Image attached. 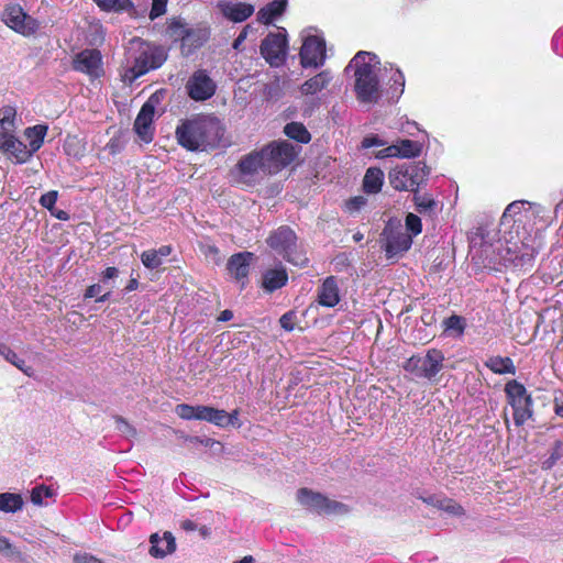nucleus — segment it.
<instances>
[{
    "label": "nucleus",
    "mask_w": 563,
    "mask_h": 563,
    "mask_svg": "<svg viewBox=\"0 0 563 563\" xmlns=\"http://www.w3.org/2000/svg\"><path fill=\"white\" fill-rule=\"evenodd\" d=\"M347 68L354 70L356 99L363 104L377 103L383 97V88L379 82L382 68L378 57L369 52H358Z\"/></svg>",
    "instance_id": "f257e3e1"
},
{
    "label": "nucleus",
    "mask_w": 563,
    "mask_h": 563,
    "mask_svg": "<svg viewBox=\"0 0 563 563\" xmlns=\"http://www.w3.org/2000/svg\"><path fill=\"white\" fill-rule=\"evenodd\" d=\"M222 136L220 122L210 117L184 122L176 129L178 143L190 151H205L216 146Z\"/></svg>",
    "instance_id": "f03ea898"
},
{
    "label": "nucleus",
    "mask_w": 563,
    "mask_h": 563,
    "mask_svg": "<svg viewBox=\"0 0 563 563\" xmlns=\"http://www.w3.org/2000/svg\"><path fill=\"white\" fill-rule=\"evenodd\" d=\"M481 253L483 255V265L489 268L497 269V265H512L517 268L527 269L531 266L536 247L521 243H507L504 245L498 241L495 245L484 244Z\"/></svg>",
    "instance_id": "7ed1b4c3"
},
{
    "label": "nucleus",
    "mask_w": 563,
    "mask_h": 563,
    "mask_svg": "<svg viewBox=\"0 0 563 563\" xmlns=\"http://www.w3.org/2000/svg\"><path fill=\"white\" fill-rule=\"evenodd\" d=\"M166 59L164 49L140 38L130 42L126 53V64L123 80L132 82L150 69L158 68Z\"/></svg>",
    "instance_id": "20e7f679"
},
{
    "label": "nucleus",
    "mask_w": 563,
    "mask_h": 563,
    "mask_svg": "<svg viewBox=\"0 0 563 563\" xmlns=\"http://www.w3.org/2000/svg\"><path fill=\"white\" fill-rule=\"evenodd\" d=\"M444 355L441 351L431 349L426 355H412L404 363V369L418 378L433 382L442 371Z\"/></svg>",
    "instance_id": "39448f33"
},
{
    "label": "nucleus",
    "mask_w": 563,
    "mask_h": 563,
    "mask_svg": "<svg viewBox=\"0 0 563 563\" xmlns=\"http://www.w3.org/2000/svg\"><path fill=\"white\" fill-rule=\"evenodd\" d=\"M268 174H277L297 156L298 150L287 141L272 142L260 150Z\"/></svg>",
    "instance_id": "423d86ee"
},
{
    "label": "nucleus",
    "mask_w": 563,
    "mask_h": 563,
    "mask_svg": "<svg viewBox=\"0 0 563 563\" xmlns=\"http://www.w3.org/2000/svg\"><path fill=\"white\" fill-rule=\"evenodd\" d=\"M296 498L300 506L319 515H342L349 511L344 504L306 487L298 489Z\"/></svg>",
    "instance_id": "0eeeda50"
},
{
    "label": "nucleus",
    "mask_w": 563,
    "mask_h": 563,
    "mask_svg": "<svg viewBox=\"0 0 563 563\" xmlns=\"http://www.w3.org/2000/svg\"><path fill=\"white\" fill-rule=\"evenodd\" d=\"M505 393L508 404L514 409V421L517 426H522L532 417V399L527 393L525 386L517 380H510L506 384Z\"/></svg>",
    "instance_id": "6e6552de"
},
{
    "label": "nucleus",
    "mask_w": 563,
    "mask_h": 563,
    "mask_svg": "<svg viewBox=\"0 0 563 563\" xmlns=\"http://www.w3.org/2000/svg\"><path fill=\"white\" fill-rule=\"evenodd\" d=\"M268 245L278 254H282L288 262L294 265L302 266L306 264L307 258L297 253L296 235L288 227H280L274 231L267 239Z\"/></svg>",
    "instance_id": "1a4fd4ad"
},
{
    "label": "nucleus",
    "mask_w": 563,
    "mask_h": 563,
    "mask_svg": "<svg viewBox=\"0 0 563 563\" xmlns=\"http://www.w3.org/2000/svg\"><path fill=\"white\" fill-rule=\"evenodd\" d=\"M325 62V42L316 33H302L300 64L302 67H320Z\"/></svg>",
    "instance_id": "9d476101"
},
{
    "label": "nucleus",
    "mask_w": 563,
    "mask_h": 563,
    "mask_svg": "<svg viewBox=\"0 0 563 563\" xmlns=\"http://www.w3.org/2000/svg\"><path fill=\"white\" fill-rule=\"evenodd\" d=\"M390 186L399 191H415L423 180V167L401 165L393 168L388 175Z\"/></svg>",
    "instance_id": "9b49d317"
},
{
    "label": "nucleus",
    "mask_w": 563,
    "mask_h": 563,
    "mask_svg": "<svg viewBox=\"0 0 563 563\" xmlns=\"http://www.w3.org/2000/svg\"><path fill=\"white\" fill-rule=\"evenodd\" d=\"M240 181L251 185L263 178L268 172L261 151H253L242 157L238 164Z\"/></svg>",
    "instance_id": "f8f14e48"
},
{
    "label": "nucleus",
    "mask_w": 563,
    "mask_h": 563,
    "mask_svg": "<svg viewBox=\"0 0 563 563\" xmlns=\"http://www.w3.org/2000/svg\"><path fill=\"white\" fill-rule=\"evenodd\" d=\"M2 21L13 31L22 35H32L38 29L35 19L26 14L18 4L8 5L2 13Z\"/></svg>",
    "instance_id": "ddd939ff"
},
{
    "label": "nucleus",
    "mask_w": 563,
    "mask_h": 563,
    "mask_svg": "<svg viewBox=\"0 0 563 563\" xmlns=\"http://www.w3.org/2000/svg\"><path fill=\"white\" fill-rule=\"evenodd\" d=\"M261 54L271 66H280L287 55V42L283 34L267 35L261 45Z\"/></svg>",
    "instance_id": "4468645a"
},
{
    "label": "nucleus",
    "mask_w": 563,
    "mask_h": 563,
    "mask_svg": "<svg viewBox=\"0 0 563 563\" xmlns=\"http://www.w3.org/2000/svg\"><path fill=\"white\" fill-rule=\"evenodd\" d=\"M186 88L191 99L203 101L214 95L217 86L206 70H197L189 78Z\"/></svg>",
    "instance_id": "2eb2a0df"
},
{
    "label": "nucleus",
    "mask_w": 563,
    "mask_h": 563,
    "mask_svg": "<svg viewBox=\"0 0 563 563\" xmlns=\"http://www.w3.org/2000/svg\"><path fill=\"white\" fill-rule=\"evenodd\" d=\"M73 67L90 78H99L103 75L101 53L97 49H84L75 56Z\"/></svg>",
    "instance_id": "dca6fc26"
},
{
    "label": "nucleus",
    "mask_w": 563,
    "mask_h": 563,
    "mask_svg": "<svg viewBox=\"0 0 563 563\" xmlns=\"http://www.w3.org/2000/svg\"><path fill=\"white\" fill-rule=\"evenodd\" d=\"M383 235L385 238L384 250L388 258L396 257L407 252L412 244V236L404 232L401 229L387 227Z\"/></svg>",
    "instance_id": "f3484780"
},
{
    "label": "nucleus",
    "mask_w": 563,
    "mask_h": 563,
    "mask_svg": "<svg viewBox=\"0 0 563 563\" xmlns=\"http://www.w3.org/2000/svg\"><path fill=\"white\" fill-rule=\"evenodd\" d=\"M154 115L155 106L153 102V98H150L148 101H146L141 108L134 122L135 133L145 143H150L153 140L154 129L152 123Z\"/></svg>",
    "instance_id": "a211bd4d"
},
{
    "label": "nucleus",
    "mask_w": 563,
    "mask_h": 563,
    "mask_svg": "<svg viewBox=\"0 0 563 563\" xmlns=\"http://www.w3.org/2000/svg\"><path fill=\"white\" fill-rule=\"evenodd\" d=\"M217 10L229 21L240 23L254 13V7L245 2L222 0L217 3Z\"/></svg>",
    "instance_id": "6ab92c4d"
},
{
    "label": "nucleus",
    "mask_w": 563,
    "mask_h": 563,
    "mask_svg": "<svg viewBox=\"0 0 563 563\" xmlns=\"http://www.w3.org/2000/svg\"><path fill=\"white\" fill-rule=\"evenodd\" d=\"M333 76L330 70H322L311 78L307 79L299 87V92L303 97H312L325 89L332 81Z\"/></svg>",
    "instance_id": "aec40b11"
},
{
    "label": "nucleus",
    "mask_w": 563,
    "mask_h": 563,
    "mask_svg": "<svg viewBox=\"0 0 563 563\" xmlns=\"http://www.w3.org/2000/svg\"><path fill=\"white\" fill-rule=\"evenodd\" d=\"M151 549L150 554L154 558H164L176 550V542L174 536L166 531L163 537L154 533L150 538Z\"/></svg>",
    "instance_id": "412c9836"
},
{
    "label": "nucleus",
    "mask_w": 563,
    "mask_h": 563,
    "mask_svg": "<svg viewBox=\"0 0 563 563\" xmlns=\"http://www.w3.org/2000/svg\"><path fill=\"white\" fill-rule=\"evenodd\" d=\"M16 129V110L12 106L0 109V143L14 137Z\"/></svg>",
    "instance_id": "4be33fe9"
},
{
    "label": "nucleus",
    "mask_w": 563,
    "mask_h": 563,
    "mask_svg": "<svg viewBox=\"0 0 563 563\" xmlns=\"http://www.w3.org/2000/svg\"><path fill=\"white\" fill-rule=\"evenodd\" d=\"M0 151L8 154L18 164L27 162L31 154L26 148V144L16 139L15 136L0 143Z\"/></svg>",
    "instance_id": "5701e85b"
},
{
    "label": "nucleus",
    "mask_w": 563,
    "mask_h": 563,
    "mask_svg": "<svg viewBox=\"0 0 563 563\" xmlns=\"http://www.w3.org/2000/svg\"><path fill=\"white\" fill-rule=\"evenodd\" d=\"M209 35L210 31L206 25L190 26L181 47L183 51L186 54L191 53L200 47L209 38Z\"/></svg>",
    "instance_id": "b1692460"
},
{
    "label": "nucleus",
    "mask_w": 563,
    "mask_h": 563,
    "mask_svg": "<svg viewBox=\"0 0 563 563\" xmlns=\"http://www.w3.org/2000/svg\"><path fill=\"white\" fill-rule=\"evenodd\" d=\"M206 421L213 423L220 428H227L229 426H232L235 428L241 427V422L239 421V411L238 410H233L231 413H228L225 410L209 407Z\"/></svg>",
    "instance_id": "393cba45"
},
{
    "label": "nucleus",
    "mask_w": 563,
    "mask_h": 563,
    "mask_svg": "<svg viewBox=\"0 0 563 563\" xmlns=\"http://www.w3.org/2000/svg\"><path fill=\"white\" fill-rule=\"evenodd\" d=\"M318 301L323 307H334L340 301L339 287L334 277H328L318 291Z\"/></svg>",
    "instance_id": "a878e982"
},
{
    "label": "nucleus",
    "mask_w": 563,
    "mask_h": 563,
    "mask_svg": "<svg viewBox=\"0 0 563 563\" xmlns=\"http://www.w3.org/2000/svg\"><path fill=\"white\" fill-rule=\"evenodd\" d=\"M287 280L288 275L286 269L283 266H277L265 271L263 274L262 286L265 290L272 292L285 286Z\"/></svg>",
    "instance_id": "bb28decb"
},
{
    "label": "nucleus",
    "mask_w": 563,
    "mask_h": 563,
    "mask_svg": "<svg viewBox=\"0 0 563 563\" xmlns=\"http://www.w3.org/2000/svg\"><path fill=\"white\" fill-rule=\"evenodd\" d=\"M251 253H239L233 255L228 263V269L236 279H243L249 274Z\"/></svg>",
    "instance_id": "cd10ccee"
},
{
    "label": "nucleus",
    "mask_w": 563,
    "mask_h": 563,
    "mask_svg": "<svg viewBox=\"0 0 563 563\" xmlns=\"http://www.w3.org/2000/svg\"><path fill=\"white\" fill-rule=\"evenodd\" d=\"M46 133L47 126L43 124H37L25 129L24 137L27 141L26 148L29 150L31 156L41 148Z\"/></svg>",
    "instance_id": "c85d7f7f"
},
{
    "label": "nucleus",
    "mask_w": 563,
    "mask_h": 563,
    "mask_svg": "<svg viewBox=\"0 0 563 563\" xmlns=\"http://www.w3.org/2000/svg\"><path fill=\"white\" fill-rule=\"evenodd\" d=\"M172 253V247L168 245H163L157 250H147L141 254L142 264L148 269L158 268L164 258L169 256Z\"/></svg>",
    "instance_id": "c756f323"
},
{
    "label": "nucleus",
    "mask_w": 563,
    "mask_h": 563,
    "mask_svg": "<svg viewBox=\"0 0 563 563\" xmlns=\"http://www.w3.org/2000/svg\"><path fill=\"white\" fill-rule=\"evenodd\" d=\"M287 2L286 0H274L264 8H262L257 13V19L260 22L264 24L272 23L275 19L280 16L286 10Z\"/></svg>",
    "instance_id": "7c9ffc66"
},
{
    "label": "nucleus",
    "mask_w": 563,
    "mask_h": 563,
    "mask_svg": "<svg viewBox=\"0 0 563 563\" xmlns=\"http://www.w3.org/2000/svg\"><path fill=\"white\" fill-rule=\"evenodd\" d=\"M101 10L108 12H128L135 16L136 12L131 0H92Z\"/></svg>",
    "instance_id": "2f4dec72"
},
{
    "label": "nucleus",
    "mask_w": 563,
    "mask_h": 563,
    "mask_svg": "<svg viewBox=\"0 0 563 563\" xmlns=\"http://www.w3.org/2000/svg\"><path fill=\"white\" fill-rule=\"evenodd\" d=\"M383 184L384 173L379 168H368L363 179V188L365 192L377 194L380 191Z\"/></svg>",
    "instance_id": "473e14b6"
},
{
    "label": "nucleus",
    "mask_w": 563,
    "mask_h": 563,
    "mask_svg": "<svg viewBox=\"0 0 563 563\" xmlns=\"http://www.w3.org/2000/svg\"><path fill=\"white\" fill-rule=\"evenodd\" d=\"M24 501L20 494L2 493L0 494V511L14 514L23 508Z\"/></svg>",
    "instance_id": "72a5a7b5"
},
{
    "label": "nucleus",
    "mask_w": 563,
    "mask_h": 563,
    "mask_svg": "<svg viewBox=\"0 0 563 563\" xmlns=\"http://www.w3.org/2000/svg\"><path fill=\"white\" fill-rule=\"evenodd\" d=\"M486 366L496 374H515L516 367L509 357L494 356L488 358Z\"/></svg>",
    "instance_id": "f704fd0d"
},
{
    "label": "nucleus",
    "mask_w": 563,
    "mask_h": 563,
    "mask_svg": "<svg viewBox=\"0 0 563 563\" xmlns=\"http://www.w3.org/2000/svg\"><path fill=\"white\" fill-rule=\"evenodd\" d=\"M399 158H413L420 155L421 145L411 140H401L395 143Z\"/></svg>",
    "instance_id": "c9c22d12"
},
{
    "label": "nucleus",
    "mask_w": 563,
    "mask_h": 563,
    "mask_svg": "<svg viewBox=\"0 0 563 563\" xmlns=\"http://www.w3.org/2000/svg\"><path fill=\"white\" fill-rule=\"evenodd\" d=\"M190 26L181 18H172L168 21V32L176 41H181V45L186 38L187 32Z\"/></svg>",
    "instance_id": "e433bc0d"
},
{
    "label": "nucleus",
    "mask_w": 563,
    "mask_h": 563,
    "mask_svg": "<svg viewBox=\"0 0 563 563\" xmlns=\"http://www.w3.org/2000/svg\"><path fill=\"white\" fill-rule=\"evenodd\" d=\"M285 134L300 143H308L310 141V133L303 124L298 122L288 123L284 129Z\"/></svg>",
    "instance_id": "4c0bfd02"
},
{
    "label": "nucleus",
    "mask_w": 563,
    "mask_h": 563,
    "mask_svg": "<svg viewBox=\"0 0 563 563\" xmlns=\"http://www.w3.org/2000/svg\"><path fill=\"white\" fill-rule=\"evenodd\" d=\"M0 354L11 364L16 366L26 375H32V367L25 366V362L20 358L14 351H12L9 346L1 344L0 345Z\"/></svg>",
    "instance_id": "58836bf2"
},
{
    "label": "nucleus",
    "mask_w": 563,
    "mask_h": 563,
    "mask_svg": "<svg viewBox=\"0 0 563 563\" xmlns=\"http://www.w3.org/2000/svg\"><path fill=\"white\" fill-rule=\"evenodd\" d=\"M54 496V490L47 486L41 485L36 486L31 492V501L36 506L46 505L45 499L52 498Z\"/></svg>",
    "instance_id": "ea45409f"
},
{
    "label": "nucleus",
    "mask_w": 563,
    "mask_h": 563,
    "mask_svg": "<svg viewBox=\"0 0 563 563\" xmlns=\"http://www.w3.org/2000/svg\"><path fill=\"white\" fill-rule=\"evenodd\" d=\"M417 211L420 213H429L435 207V201L427 195H415L413 197Z\"/></svg>",
    "instance_id": "a19ab883"
},
{
    "label": "nucleus",
    "mask_w": 563,
    "mask_h": 563,
    "mask_svg": "<svg viewBox=\"0 0 563 563\" xmlns=\"http://www.w3.org/2000/svg\"><path fill=\"white\" fill-rule=\"evenodd\" d=\"M113 286L110 285L109 286V289L103 294V295H100L102 289H103V286L100 285V284H93L91 286H89L85 292V298H93V297H97L96 301L97 302H102V301H106L110 295H111V288Z\"/></svg>",
    "instance_id": "79ce46f5"
},
{
    "label": "nucleus",
    "mask_w": 563,
    "mask_h": 563,
    "mask_svg": "<svg viewBox=\"0 0 563 563\" xmlns=\"http://www.w3.org/2000/svg\"><path fill=\"white\" fill-rule=\"evenodd\" d=\"M434 505L441 510L454 516H460L463 514L462 507L451 499L437 500Z\"/></svg>",
    "instance_id": "37998d69"
},
{
    "label": "nucleus",
    "mask_w": 563,
    "mask_h": 563,
    "mask_svg": "<svg viewBox=\"0 0 563 563\" xmlns=\"http://www.w3.org/2000/svg\"><path fill=\"white\" fill-rule=\"evenodd\" d=\"M115 429L126 438H134L136 430L122 417L114 418Z\"/></svg>",
    "instance_id": "c03bdc74"
},
{
    "label": "nucleus",
    "mask_w": 563,
    "mask_h": 563,
    "mask_svg": "<svg viewBox=\"0 0 563 563\" xmlns=\"http://www.w3.org/2000/svg\"><path fill=\"white\" fill-rule=\"evenodd\" d=\"M406 228L415 236L420 234L422 231L421 219L413 213H408L406 217Z\"/></svg>",
    "instance_id": "a18cd8bd"
},
{
    "label": "nucleus",
    "mask_w": 563,
    "mask_h": 563,
    "mask_svg": "<svg viewBox=\"0 0 563 563\" xmlns=\"http://www.w3.org/2000/svg\"><path fill=\"white\" fill-rule=\"evenodd\" d=\"M446 330L455 331L461 335L465 329V320L460 316H452L445 320Z\"/></svg>",
    "instance_id": "49530a36"
},
{
    "label": "nucleus",
    "mask_w": 563,
    "mask_h": 563,
    "mask_svg": "<svg viewBox=\"0 0 563 563\" xmlns=\"http://www.w3.org/2000/svg\"><path fill=\"white\" fill-rule=\"evenodd\" d=\"M296 322L297 313L294 310L284 313L279 319L280 327L286 331H292L295 329Z\"/></svg>",
    "instance_id": "de8ad7c7"
},
{
    "label": "nucleus",
    "mask_w": 563,
    "mask_h": 563,
    "mask_svg": "<svg viewBox=\"0 0 563 563\" xmlns=\"http://www.w3.org/2000/svg\"><path fill=\"white\" fill-rule=\"evenodd\" d=\"M168 0H153L150 19L153 21L166 13Z\"/></svg>",
    "instance_id": "09e8293b"
},
{
    "label": "nucleus",
    "mask_w": 563,
    "mask_h": 563,
    "mask_svg": "<svg viewBox=\"0 0 563 563\" xmlns=\"http://www.w3.org/2000/svg\"><path fill=\"white\" fill-rule=\"evenodd\" d=\"M58 198V192L56 190H51L44 195H42L40 199V203L42 207L46 208L48 211L55 208V203Z\"/></svg>",
    "instance_id": "8fccbe9b"
},
{
    "label": "nucleus",
    "mask_w": 563,
    "mask_h": 563,
    "mask_svg": "<svg viewBox=\"0 0 563 563\" xmlns=\"http://www.w3.org/2000/svg\"><path fill=\"white\" fill-rule=\"evenodd\" d=\"M90 43L91 44H100L104 40V30L100 23H95L90 25Z\"/></svg>",
    "instance_id": "3c124183"
},
{
    "label": "nucleus",
    "mask_w": 563,
    "mask_h": 563,
    "mask_svg": "<svg viewBox=\"0 0 563 563\" xmlns=\"http://www.w3.org/2000/svg\"><path fill=\"white\" fill-rule=\"evenodd\" d=\"M194 407L187 404H180L175 407L176 415L184 420H192L194 419Z\"/></svg>",
    "instance_id": "603ef678"
},
{
    "label": "nucleus",
    "mask_w": 563,
    "mask_h": 563,
    "mask_svg": "<svg viewBox=\"0 0 563 563\" xmlns=\"http://www.w3.org/2000/svg\"><path fill=\"white\" fill-rule=\"evenodd\" d=\"M525 207V201H515V202H511L510 205H508V207L506 208L504 214H503V218L504 219H507V218H514L518 214L521 213V210L523 209Z\"/></svg>",
    "instance_id": "864d4df0"
},
{
    "label": "nucleus",
    "mask_w": 563,
    "mask_h": 563,
    "mask_svg": "<svg viewBox=\"0 0 563 563\" xmlns=\"http://www.w3.org/2000/svg\"><path fill=\"white\" fill-rule=\"evenodd\" d=\"M366 205V198L357 196L346 201L345 207L349 212H356Z\"/></svg>",
    "instance_id": "5fc2aeb1"
},
{
    "label": "nucleus",
    "mask_w": 563,
    "mask_h": 563,
    "mask_svg": "<svg viewBox=\"0 0 563 563\" xmlns=\"http://www.w3.org/2000/svg\"><path fill=\"white\" fill-rule=\"evenodd\" d=\"M375 156L377 158H388V157H398L397 147L395 144H391L380 151H378Z\"/></svg>",
    "instance_id": "6e6d98bb"
},
{
    "label": "nucleus",
    "mask_w": 563,
    "mask_h": 563,
    "mask_svg": "<svg viewBox=\"0 0 563 563\" xmlns=\"http://www.w3.org/2000/svg\"><path fill=\"white\" fill-rule=\"evenodd\" d=\"M385 142L377 136H367L362 141V146L364 148H369L372 146H383Z\"/></svg>",
    "instance_id": "4d7b16f0"
},
{
    "label": "nucleus",
    "mask_w": 563,
    "mask_h": 563,
    "mask_svg": "<svg viewBox=\"0 0 563 563\" xmlns=\"http://www.w3.org/2000/svg\"><path fill=\"white\" fill-rule=\"evenodd\" d=\"M119 276V271L115 267H107L102 272V282L104 285H108V282L114 279Z\"/></svg>",
    "instance_id": "13d9d810"
},
{
    "label": "nucleus",
    "mask_w": 563,
    "mask_h": 563,
    "mask_svg": "<svg viewBox=\"0 0 563 563\" xmlns=\"http://www.w3.org/2000/svg\"><path fill=\"white\" fill-rule=\"evenodd\" d=\"M209 406H195L194 407V419L195 420H207Z\"/></svg>",
    "instance_id": "bf43d9fd"
},
{
    "label": "nucleus",
    "mask_w": 563,
    "mask_h": 563,
    "mask_svg": "<svg viewBox=\"0 0 563 563\" xmlns=\"http://www.w3.org/2000/svg\"><path fill=\"white\" fill-rule=\"evenodd\" d=\"M74 562L75 563H101L98 559H96L95 556L87 554V553L76 554L74 556Z\"/></svg>",
    "instance_id": "052dcab7"
},
{
    "label": "nucleus",
    "mask_w": 563,
    "mask_h": 563,
    "mask_svg": "<svg viewBox=\"0 0 563 563\" xmlns=\"http://www.w3.org/2000/svg\"><path fill=\"white\" fill-rule=\"evenodd\" d=\"M0 553L10 555L13 553L12 544L9 539L0 534Z\"/></svg>",
    "instance_id": "680f3d73"
},
{
    "label": "nucleus",
    "mask_w": 563,
    "mask_h": 563,
    "mask_svg": "<svg viewBox=\"0 0 563 563\" xmlns=\"http://www.w3.org/2000/svg\"><path fill=\"white\" fill-rule=\"evenodd\" d=\"M251 25H246L242 31L241 33L239 34V36L234 40L233 42V48L234 49H240L242 43L245 41V38L247 37V34H249V31L251 30Z\"/></svg>",
    "instance_id": "e2e57ef3"
},
{
    "label": "nucleus",
    "mask_w": 563,
    "mask_h": 563,
    "mask_svg": "<svg viewBox=\"0 0 563 563\" xmlns=\"http://www.w3.org/2000/svg\"><path fill=\"white\" fill-rule=\"evenodd\" d=\"M560 445L561 444L558 443L556 449L554 450L550 459L543 463L545 468H550L561 457V453L559 452Z\"/></svg>",
    "instance_id": "0e129e2a"
},
{
    "label": "nucleus",
    "mask_w": 563,
    "mask_h": 563,
    "mask_svg": "<svg viewBox=\"0 0 563 563\" xmlns=\"http://www.w3.org/2000/svg\"><path fill=\"white\" fill-rule=\"evenodd\" d=\"M554 410L558 416L563 417V394L555 396Z\"/></svg>",
    "instance_id": "69168bd1"
},
{
    "label": "nucleus",
    "mask_w": 563,
    "mask_h": 563,
    "mask_svg": "<svg viewBox=\"0 0 563 563\" xmlns=\"http://www.w3.org/2000/svg\"><path fill=\"white\" fill-rule=\"evenodd\" d=\"M394 82L400 87L399 92L402 93L405 86V77L400 70H396L393 76Z\"/></svg>",
    "instance_id": "338daca9"
},
{
    "label": "nucleus",
    "mask_w": 563,
    "mask_h": 563,
    "mask_svg": "<svg viewBox=\"0 0 563 563\" xmlns=\"http://www.w3.org/2000/svg\"><path fill=\"white\" fill-rule=\"evenodd\" d=\"M49 212H51V214H52L53 217H55V218H56V219H58V220L66 221V220H68V219H69L68 213H67L66 211H64V210H57L56 208H54V209H52Z\"/></svg>",
    "instance_id": "774afa93"
}]
</instances>
